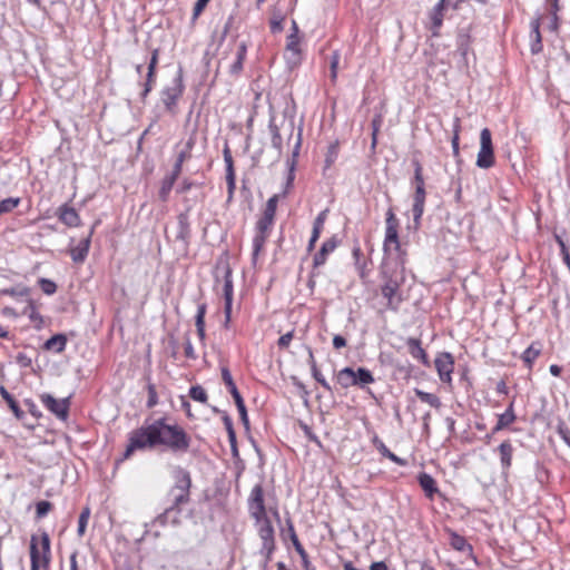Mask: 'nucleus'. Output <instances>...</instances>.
I'll return each instance as SVG.
<instances>
[{
    "label": "nucleus",
    "mask_w": 570,
    "mask_h": 570,
    "mask_svg": "<svg viewBox=\"0 0 570 570\" xmlns=\"http://www.w3.org/2000/svg\"><path fill=\"white\" fill-rule=\"evenodd\" d=\"M191 439L177 423L168 424L166 417H159L145 423L129 433L125 458H129L137 450L165 446L175 454H184L190 448Z\"/></svg>",
    "instance_id": "obj_1"
},
{
    "label": "nucleus",
    "mask_w": 570,
    "mask_h": 570,
    "mask_svg": "<svg viewBox=\"0 0 570 570\" xmlns=\"http://www.w3.org/2000/svg\"><path fill=\"white\" fill-rule=\"evenodd\" d=\"M405 261H393L392 258L383 259L380 271L381 294L386 299L385 307L390 311L397 312L404 301L401 286L405 282Z\"/></svg>",
    "instance_id": "obj_2"
},
{
    "label": "nucleus",
    "mask_w": 570,
    "mask_h": 570,
    "mask_svg": "<svg viewBox=\"0 0 570 570\" xmlns=\"http://www.w3.org/2000/svg\"><path fill=\"white\" fill-rule=\"evenodd\" d=\"M248 511L258 525V534L262 540V551L269 556L275 549L274 528L266 513L264 490L262 484H256L248 497Z\"/></svg>",
    "instance_id": "obj_3"
},
{
    "label": "nucleus",
    "mask_w": 570,
    "mask_h": 570,
    "mask_svg": "<svg viewBox=\"0 0 570 570\" xmlns=\"http://www.w3.org/2000/svg\"><path fill=\"white\" fill-rule=\"evenodd\" d=\"M174 484L168 491L169 507L181 513V507L190 501L191 475L186 469L176 465L171 470Z\"/></svg>",
    "instance_id": "obj_4"
},
{
    "label": "nucleus",
    "mask_w": 570,
    "mask_h": 570,
    "mask_svg": "<svg viewBox=\"0 0 570 570\" xmlns=\"http://www.w3.org/2000/svg\"><path fill=\"white\" fill-rule=\"evenodd\" d=\"M386 227L385 237L383 243V250L385 254L384 259L392 258L393 261L404 259V253L401 249L399 239V219L396 218L393 209L390 208L386 213Z\"/></svg>",
    "instance_id": "obj_5"
},
{
    "label": "nucleus",
    "mask_w": 570,
    "mask_h": 570,
    "mask_svg": "<svg viewBox=\"0 0 570 570\" xmlns=\"http://www.w3.org/2000/svg\"><path fill=\"white\" fill-rule=\"evenodd\" d=\"M30 559L31 570H48L51 559L50 539L48 533L43 532L40 540L32 535L30 541Z\"/></svg>",
    "instance_id": "obj_6"
},
{
    "label": "nucleus",
    "mask_w": 570,
    "mask_h": 570,
    "mask_svg": "<svg viewBox=\"0 0 570 570\" xmlns=\"http://www.w3.org/2000/svg\"><path fill=\"white\" fill-rule=\"evenodd\" d=\"M184 92L181 71L173 79L171 83L161 90V101L166 110L170 114L176 112V105Z\"/></svg>",
    "instance_id": "obj_7"
},
{
    "label": "nucleus",
    "mask_w": 570,
    "mask_h": 570,
    "mask_svg": "<svg viewBox=\"0 0 570 570\" xmlns=\"http://www.w3.org/2000/svg\"><path fill=\"white\" fill-rule=\"evenodd\" d=\"M494 165V153L492 145L491 131L489 128H483L480 132V149L476 158V166L479 168L488 169Z\"/></svg>",
    "instance_id": "obj_8"
},
{
    "label": "nucleus",
    "mask_w": 570,
    "mask_h": 570,
    "mask_svg": "<svg viewBox=\"0 0 570 570\" xmlns=\"http://www.w3.org/2000/svg\"><path fill=\"white\" fill-rule=\"evenodd\" d=\"M275 218L262 215L256 223V234L253 238V261H256L258 254L264 248L267 238L272 232Z\"/></svg>",
    "instance_id": "obj_9"
},
{
    "label": "nucleus",
    "mask_w": 570,
    "mask_h": 570,
    "mask_svg": "<svg viewBox=\"0 0 570 570\" xmlns=\"http://www.w3.org/2000/svg\"><path fill=\"white\" fill-rule=\"evenodd\" d=\"M222 380L225 383V385L227 386L229 393L232 394V396L235 401V404L239 412L242 422L244 423L245 426H248L249 421H248L247 410H246L244 400H243V397L232 377L230 371L227 367H222Z\"/></svg>",
    "instance_id": "obj_10"
},
{
    "label": "nucleus",
    "mask_w": 570,
    "mask_h": 570,
    "mask_svg": "<svg viewBox=\"0 0 570 570\" xmlns=\"http://www.w3.org/2000/svg\"><path fill=\"white\" fill-rule=\"evenodd\" d=\"M40 401L42 405L49 410L52 414H55L60 420H66L69 413V399H55L51 394L43 393L40 395Z\"/></svg>",
    "instance_id": "obj_11"
},
{
    "label": "nucleus",
    "mask_w": 570,
    "mask_h": 570,
    "mask_svg": "<svg viewBox=\"0 0 570 570\" xmlns=\"http://www.w3.org/2000/svg\"><path fill=\"white\" fill-rule=\"evenodd\" d=\"M284 58L286 60L287 66L291 69L301 65L303 55L301 49V39L298 36H287Z\"/></svg>",
    "instance_id": "obj_12"
},
{
    "label": "nucleus",
    "mask_w": 570,
    "mask_h": 570,
    "mask_svg": "<svg viewBox=\"0 0 570 570\" xmlns=\"http://www.w3.org/2000/svg\"><path fill=\"white\" fill-rule=\"evenodd\" d=\"M434 365L440 380L444 383H451V375L454 368V358L452 354L449 352L440 353L434 360Z\"/></svg>",
    "instance_id": "obj_13"
},
{
    "label": "nucleus",
    "mask_w": 570,
    "mask_h": 570,
    "mask_svg": "<svg viewBox=\"0 0 570 570\" xmlns=\"http://www.w3.org/2000/svg\"><path fill=\"white\" fill-rule=\"evenodd\" d=\"M340 243L341 240L337 237V235H333L332 237L326 239L322 244L320 250L313 257V269L323 266L326 263L328 255L332 254L337 248Z\"/></svg>",
    "instance_id": "obj_14"
},
{
    "label": "nucleus",
    "mask_w": 570,
    "mask_h": 570,
    "mask_svg": "<svg viewBox=\"0 0 570 570\" xmlns=\"http://www.w3.org/2000/svg\"><path fill=\"white\" fill-rule=\"evenodd\" d=\"M224 161L226 165V183H227V193H228V200H230L234 196V191L236 188V177H235V170H234V161L232 157V153L229 147L226 145L223 150Z\"/></svg>",
    "instance_id": "obj_15"
},
{
    "label": "nucleus",
    "mask_w": 570,
    "mask_h": 570,
    "mask_svg": "<svg viewBox=\"0 0 570 570\" xmlns=\"http://www.w3.org/2000/svg\"><path fill=\"white\" fill-rule=\"evenodd\" d=\"M425 197H426L425 187H415L414 188L412 213H413V220L416 226L420 224V220L424 213Z\"/></svg>",
    "instance_id": "obj_16"
},
{
    "label": "nucleus",
    "mask_w": 570,
    "mask_h": 570,
    "mask_svg": "<svg viewBox=\"0 0 570 570\" xmlns=\"http://www.w3.org/2000/svg\"><path fill=\"white\" fill-rule=\"evenodd\" d=\"M540 26H541V22H540L539 17L533 18L530 21V29H531V31H530V37H531L530 51L532 55H538L543 49Z\"/></svg>",
    "instance_id": "obj_17"
},
{
    "label": "nucleus",
    "mask_w": 570,
    "mask_h": 570,
    "mask_svg": "<svg viewBox=\"0 0 570 570\" xmlns=\"http://www.w3.org/2000/svg\"><path fill=\"white\" fill-rule=\"evenodd\" d=\"M499 454H500V463L502 469V474L505 476L509 473V470L512 464V455H513V445L509 440L503 441L499 448H498Z\"/></svg>",
    "instance_id": "obj_18"
},
{
    "label": "nucleus",
    "mask_w": 570,
    "mask_h": 570,
    "mask_svg": "<svg viewBox=\"0 0 570 570\" xmlns=\"http://www.w3.org/2000/svg\"><path fill=\"white\" fill-rule=\"evenodd\" d=\"M194 145H195V139L189 138L187 140V142L185 144V146L179 150V153L177 154L175 164L173 166V170H171L173 175L179 177L181 169H183V164L191 157V149H193Z\"/></svg>",
    "instance_id": "obj_19"
},
{
    "label": "nucleus",
    "mask_w": 570,
    "mask_h": 570,
    "mask_svg": "<svg viewBox=\"0 0 570 570\" xmlns=\"http://www.w3.org/2000/svg\"><path fill=\"white\" fill-rule=\"evenodd\" d=\"M57 215L59 220L68 227H77L80 224V217L77 210L67 204L58 208Z\"/></svg>",
    "instance_id": "obj_20"
},
{
    "label": "nucleus",
    "mask_w": 570,
    "mask_h": 570,
    "mask_svg": "<svg viewBox=\"0 0 570 570\" xmlns=\"http://www.w3.org/2000/svg\"><path fill=\"white\" fill-rule=\"evenodd\" d=\"M326 216H327V209L321 212L314 219L312 235L308 240L307 248H306L308 253L313 252L315 248V244L318 240L321 233L323 230L324 223L326 220Z\"/></svg>",
    "instance_id": "obj_21"
},
{
    "label": "nucleus",
    "mask_w": 570,
    "mask_h": 570,
    "mask_svg": "<svg viewBox=\"0 0 570 570\" xmlns=\"http://www.w3.org/2000/svg\"><path fill=\"white\" fill-rule=\"evenodd\" d=\"M90 238H91V233L83 239H81L79 242V244L71 248L70 250V255H71V259L79 264V263H82L85 262L88 253H89V247H90Z\"/></svg>",
    "instance_id": "obj_22"
},
{
    "label": "nucleus",
    "mask_w": 570,
    "mask_h": 570,
    "mask_svg": "<svg viewBox=\"0 0 570 570\" xmlns=\"http://www.w3.org/2000/svg\"><path fill=\"white\" fill-rule=\"evenodd\" d=\"M247 55V43L245 41L239 42L236 51V57L233 63L229 66V73L238 76L243 70V65Z\"/></svg>",
    "instance_id": "obj_23"
},
{
    "label": "nucleus",
    "mask_w": 570,
    "mask_h": 570,
    "mask_svg": "<svg viewBox=\"0 0 570 570\" xmlns=\"http://www.w3.org/2000/svg\"><path fill=\"white\" fill-rule=\"evenodd\" d=\"M180 514L181 513L179 511L168 507L165 509L163 513L156 517L154 523L159 524L161 527H165L169 523L176 525L179 523Z\"/></svg>",
    "instance_id": "obj_24"
},
{
    "label": "nucleus",
    "mask_w": 570,
    "mask_h": 570,
    "mask_svg": "<svg viewBox=\"0 0 570 570\" xmlns=\"http://www.w3.org/2000/svg\"><path fill=\"white\" fill-rule=\"evenodd\" d=\"M417 481L422 490L424 491L425 495L429 499H433L434 494L439 492V489L436 487L435 480L432 478V475L422 472L417 476Z\"/></svg>",
    "instance_id": "obj_25"
},
{
    "label": "nucleus",
    "mask_w": 570,
    "mask_h": 570,
    "mask_svg": "<svg viewBox=\"0 0 570 570\" xmlns=\"http://www.w3.org/2000/svg\"><path fill=\"white\" fill-rule=\"evenodd\" d=\"M515 419H517V416H515V413L513 410V402H511L509 404L508 409L505 410V412L498 416V422L494 425V428L492 429V432L497 433V432L508 428L515 421Z\"/></svg>",
    "instance_id": "obj_26"
},
{
    "label": "nucleus",
    "mask_w": 570,
    "mask_h": 570,
    "mask_svg": "<svg viewBox=\"0 0 570 570\" xmlns=\"http://www.w3.org/2000/svg\"><path fill=\"white\" fill-rule=\"evenodd\" d=\"M446 532L449 533V537H450V540H449V543L450 546L456 550V551H460V552H469V553H472L473 551V548L472 546L465 540L464 537L460 535L459 533L452 531V530H446Z\"/></svg>",
    "instance_id": "obj_27"
},
{
    "label": "nucleus",
    "mask_w": 570,
    "mask_h": 570,
    "mask_svg": "<svg viewBox=\"0 0 570 570\" xmlns=\"http://www.w3.org/2000/svg\"><path fill=\"white\" fill-rule=\"evenodd\" d=\"M406 344L413 358L421 361L424 365H429L428 354L422 348L420 340L410 337Z\"/></svg>",
    "instance_id": "obj_28"
},
{
    "label": "nucleus",
    "mask_w": 570,
    "mask_h": 570,
    "mask_svg": "<svg viewBox=\"0 0 570 570\" xmlns=\"http://www.w3.org/2000/svg\"><path fill=\"white\" fill-rule=\"evenodd\" d=\"M67 344V337L63 334H56L46 341L43 347L48 351L61 353L65 351Z\"/></svg>",
    "instance_id": "obj_29"
},
{
    "label": "nucleus",
    "mask_w": 570,
    "mask_h": 570,
    "mask_svg": "<svg viewBox=\"0 0 570 570\" xmlns=\"http://www.w3.org/2000/svg\"><path fill=\"white\" fill-rule=\"evenodd\" d=\"M223 422H224L225 429L228 434V441L230 444L232 454H233V456L236 458V456H238V448H237V441H236V433H235V430L233 426V421L228 414H224Z\"/></svg>",
    "instance_id": "obj_30"
},
{
    "label": "nucleus",
    "mask_w": 570,
    "mask_h": 570,
    "mask_svg": "<svg viewBox=\"0 0 570 570\" xmlns=\"http://www.w3.org/2000/svg\"><path fill=\"white\" fill-rule=\"evenodd\" d=\"M336 381L343 389L355 385V371L352 367L342 368L336 374Z\"/></svg>",
    "instance_id": "obj_31"
},
{
    "label": "nucleus",
    "mask_w": 570,
    "mask_h": 570,
    "mask_svg": "<svg viewBox=\"0 0 570 570\" xmlns=\"http://www.w3.org/2000/svg\"><path fill=\"white\" fill-rule=\"evenodd\" d=\"M374 444L376 446V449L379 450V452L384 456V458H387L390 459L392 462L401 465V466H404L406 465V460L397 456L396 454H394L393 452H391L389 450V448L381 441L379 440L377 438L374 439Z\"/></svg>",
    "instance_id": "obj_32"
},
{
    "label": "nucleus",
    "mask_w": 570,
    "mask_h": 570,
    "mask_svg": "<svg viewBox=\"0 0 570 570\" xmlns=\"http://www.w3.org/2000/svg\"><path fill=\"white\" fill-rule=\"evenodd\" d=\"M355 385L363 389L366 385L372 384L375 380L370 370L365 367H358L355 371Z\"/></svg>",
    "instance_id": "obj_33"
},
{
    "label": "nucleus",
    "mask_w": 570,
    "mask_h": 570,
    "mask_svg": "<svg viewBox=\"0 0 570 570\" xmlns=\"http://www.w3.org/2000/svg\"><path fill=\"white\" fill-rule=\"evenodd\" d=\"M541 353V345L532 343L522 354V361L525 363L528 368L532 367L533 362Z\"/></svg>",
    "instance_id": "obj_34"
},
{
    "label": "nucleus",
    "mask_w": 570,
    "mask_h": 570,
    "mask_svg": "<svg viewBox=\"0 0 570 570\" xmlns=\"http://www.w3.org/2000/svg\"><path fill=\"white\" fill-rule=\"evenodd\" d=\"M0 394L2 399L7 402L8 406L13 412L16 417L21 419L23 416V411L20 409L18 402L13 399V396L2 385L0 386Z\"/></svg>",
    "instance_id": "obj_35"
},
{
    "label": "nucleus",
    "mask_w": 570,
    "mask_h": 570,
    "mask_svg": "<svg viewBox=\"0 0 570 570\" xmlns=\"http://www.w3.org/2000/svg\"><path fill=\"white\" fill-rule=\"evenodd\" d=\"M223 289H224V298H225L224 312L226 314H228L232 312V303H233V282L230 279L229 273L225 277Z\"/></svg>",
    "instance_id": "obj_36"
},
{
    "label": "nucleus",
    "mask_w": 570,
    "mask_h": 570,
    "mask_svg": "<svg viewBox=\"0 0 570 570\" xmlns=\"http://www.w3.org/2000/svg\"><path fill=\"white\" fill-rule=\"evenodd\" d=\"M268 128L272 135V146L278 151V154H281L283 148V139L274 118L269 120Z\"/></svg>",
    "instance_id": "obj_37"
},
{
    "label": "nucleus",
    "mask_w": 570,
    "mask_h": 570,
    "mask_svg": "<svg viewBox=\"0 0 570 570\" xmlns=\"http://www.w3.org/2000/svg\"><path fill=\"white\" fill-rule=\"evenodd\" d=\"M415 395L424 403L429 404L434 409H440L442 403L439 396L432 393L424 392L422 390L415 389Z\"/></svg>",
    "instance_id": "obj_38"
},
{
    "label": "nucleus",
    "mask_w": 570,
    "mask_h": 570,
    "mask_svg": "<svg viewBox=\"0 0 570 570\" xmlns=\"http://www.w3.org/2000/svg\"><path fill=\"white\" fill-rule=\"evenodd\" d=\"M177 178H178L177 176H175L170 173L163 179L161 187L159 190V197L161 200H164V202L167 200V197H168L174 184L176 183Z\"/></svg>",
    "instance_id": "obj_39"
},
{
    "label": "nucleus",
    "mask_w": 570,
    "mask_h": 570,
    "mask_svg": "<svg viewBox=\"0 0 570 570\" xmlns=\"http://www.w3.org/2000/svg\"><path fill=\"white\" fill-rule=\"evenodd\" d=\"M352 255L354 258V264L356 269L358 271L360 277L365 278L366 277V262L361 259L362 250L358 246H355L352 250Z\"/></svg>",
    "instance_id": "obj_40"
},
{
    "label": "nucleus",
    "mask_w": 570,
    "mask_h": 570,
    "mask_svg": "<svg viewBox=\"0 0 570 570\" xmlns=\"http://www.w3.org/2000/svg\"><path fill=\"white\" fill-rule=\"evenodd\" d=\"M189 396L197 402L206 403L208 400L207 392L200 385H194L189 390Z\"/></svg>",
    "instance_id": "obj_41"
},
{
    "label": "nucleus",
    "mask_w": 570,
    "mask_h": 570,
    "mask_svg": "<svg viewBox=\"0 0 570 570\" xmlns=\"http://www.w3.org/2000/svg\"><path fill=\"white\" fill-rule=\"evenodd\" d=\"M20 204V198L9 197L0 202V215L12 212Z\"/></svg>",
    "instance_id": "obj_42"
},
{
    "label": "nucleus",
    "mask_w": 570,
    "mask_h": 570,
    "mask_svg": "<svg viewBox=\"0 0 570 570\" xmlns=\"http://www.w3.org/2000/svg\"><path fill=\"white\" fill-rule=\"evenodd\" d=\"M279 195L275 194L268 198L263 215L275 218Z\"/></svg>",
    "instance_id": "obj_43"
},
{
    "label": "nucleus",
    "mask_w": 570,
    "mask_h": 570,
    "mask_svg": "<svg viewBox=\"0 0 570 570\" xmlns=\"http://www.w3.org/2000/svg\"><path fill=\"white\" fill-rule=\"evenodd\" d=\"M89 517H90V509L88 507H86L85 509H82V511L79 515V520H78L77 533L79 537H82L85 534Z\"/></svg>",
    "instance_id": "obj_44"
},
{
    "label": "nucleus",
    "mask_w": 570,
    "mask_h": 570,
    "mask_svg": "<svg viewBox=\"0 0 570 570\" xmlns=\"http://www.w3.org/2000/svg\"><path fill=\"white\" fill-rule=\"evenodd\" d=\"M341 55L337 50L333 51L330 58V77L333 82L336 81L337 78V69L340 63Z\"/></svg>",
    "instance_id": "obj_45"
},
{
    "label": "nucleus",
    "mask_w": 570,
    "mask_h": 570,
    "mask_svg": "<svg viewBox=\"0 0 570 570\" xmlns=\"http://www.w3.org/2000/svg\"><path fill=\"white\" fill-rule=\"evenodd\" d=\"M413 167H414V177L413 183L415 187H425L424 178H423V168L419 160H413Z\"/></svg>",
    "instance_id": "obj_46"
},
{
    "label": "nucleus",
    "mask_w": 570,
    "mask_h": 570,
    "mask_svg": "<svg viewBox=\"0 0 570 570\" xmlns=\"http://www.w3.org/2000/svg\"><path fill=\"white\" fill-rule=\"evenodd\" d=\"M430 17L432 21L433 35L436 36L439 29L442 27L444 14L443 12L432 10Z\"/></svg>",
    "instance_id": "obj_47"
},
{
    "label": "nucleus",
    "mask_w": 570,
    "mask_h": 570,
    "mask_svg": "<svg viewBox=\"0 0 570 570\" xmlns=\"http://www.w3.org/2000/svg\"><path fill=\"white\" fill-rule=\"evenodd\" d=\"M148 391V400H147V407L153 409L158 404V395L156 391V386L153 383H148L147 385Z\"/></svg>",
    "instance_id": "obj_48"
},
{
    "label": "nucleus",
    "mask_w": 570,
    "mask_h": 570,
    "mask_svg": "<svg viewBox=\"0 0 570 570\" xmlns=\"http://www.w3.org/2000/svg\"><path fill=\"white\" fill-rule=\"evenodd\" d=\"M206 304L202 303L197 306V313L195 315V325L196 328L205 327V315H206Z\"/></svg>",
    "instance_id": "obj_49"
},
{
    "label": "nucleus",
    "mask_w": 570,
    "mask_h": 570,
    "mask_svg": "<svg viewBox=\"0 0 570 570\" xmlns=\"http://www.w3.org/2000/svg\"><path fill=\"white\" fill-rule=\"evenodd\" d=\"M179 237L185 238L189 234V223L187 214L178 216Z\"/></svg>",
    "instance_id": "obj_50"
},
{
    "label": "nucleus",
    "mask_w": 570,
    "mask_h": 570,
    "mask_svg": "<svg viewBox=\"0 0 570 570\" xmlns=\"http://www.w3.org/2000/svg\"><path fill=\"white\" fill-rule=\"evenodd\" d=\"M52 509V504L49 501H39L36 504V515L38 519H42Z\"/></svg>",
    "instance_id": "obj_51"
},
{
    "label": "nucleus",
    "mask_w": 570,
    "mask_h": 570,
    "mask_svg": "<svg viewBox=\"0 0 570 570\" xmlns=\"http://www.w3.org/2000/svg\"><path fill=\"white\" fill-rule=\"evenodd\" d=\"M313 377L327 391H332L331 385L325 380V377L322 375L320 370L317 368V365H313V368H311Z\"/></svg>",
    "instance_id": "obj_52"
},
{
    "label": "nucleus",
    "mask_w": 570,
    "mask_h": 570,
    "mask_svg": "<svg viewBox=\"0 0 570 570\" xmlns=\"http://www.w3.org/2000/svg\"><path fill=\"white\" fill-rule=\"evenodd\" d=\"M40 287L42 292L47 295H52L57 291V285L55 284V282L47 278L40 279Z\"/></svg>",
    "instance_id": "obj_53"
},
{
    "label": "nucleus",
    "mask_w": 570,
    "mask_h": 570,
    "mask_svg": "<svg viewBox=\"0 0 570 570\" xmlns=\"http://www.w3.org/2000/svg\"><path fill=\"white\" fill-rule=\"evenodd\" d=\"M155 73L156 72H151L150 70H148L146 82L144 85V91L141 92L142 98L147 97V95L151 91L153 86L155 83Z\"/></svg>",
    "instance_id": "obj_54"
},
{
    "label": "nucleus",
    "mask_w": 570,
    "mask_h": 570,
    "mask_svg": "<svg viewBox=\"0 0 570 570\" xmlns=\"http://www.w3.org/2000/svg\"><path fill=\"white\" fill-rule=\"evenodd\" d=\"M557 432L559 436L563 440V442L570 448V430L563 423L559 424L557 428Z\"/></svg>",
    "instance_id": "obj_55"
},
{
    "label": "nucleus",
    "mask_w": 570,
    "mask_h": 570,
    "mask_svg": "<svg viewBox=\"0 0 570 570\" xmlns=\"http://www.w3.org/2000/svg\"><path fill=\"white\" fill-rule=\"evenodd\" d=\"M293 337H294V331H289V332L285 333L284 335H282L277 341L278 347L287 348L289 346Z\"/></svg>",
    "instance_id": "obj_56"
},
{
    "label": "nucleus",
    "mask_w": 570,
    "mask_h": 570,
    "mask_svg": "<svg viewBox=\"0 0 570 570\" xmlns=\"http://www.w3.org/2000/svg\"><path fill=\"white\" fill-rule=\"evenodd\" d=\"M210 0H197L193 10V21L197 20Z\"/></svg>",
    "instance_id": "obj_57"
},
{
    "label": "nucleus",
    "mask_w": 570,
    "mask_h": 570,
    "mask_svg": "<svg viewBox=\"0 0 570 570\" xmlns=\"http://www.w3.org/2000/svg\"><path fill=\"white\" fill-rule=\"evenodd\" d=\"M83 564H79L78 562V552L77 551H73L70 556V570H86L85 569V564H86V560H83L82 562Z\"/></svg>",
    "instance_id": "obj_58"
},
{
    "label": "nucleus",
    "mask_w": 570,
    "mask_h": 570,
    "mask_svg": "<svg viewBox=\"0 0 570 570\" xmlns=\"http://www.w3.org/2000/svg\"><path fill=\"white\" fill-rule=\"evenodd\" d=\"M185 356L189 360H195L197 357L189 337H186L185 341Z\"/></svg>",
    "instance_id": "obj_59"
},
{
    "label": "nucleus",
    "mask_w": 570,
    "mask_h": 570,
    "mask_svg": "<svg viewBox=\"0 0 570 570\" xmlns=\"http://www.w3.org/2000/svg\"><path fill=\"white\" fill-rule=\"evenodd\" d=\"M381 125H382V116L381 115H375L371 121V126H372V136H377L379 131H380V128H381Z\"/></svg>",
    "instance_id": "obj_60"
},
{
    "label": "nucleus",
    "mask_w": 570,
    "mask_h": 570,
    "mask_svg": "<svg viewBox=\"0 0 570 570\" xmlns=\"http://www.w3.org/2000/svg\"><path fill=\"white\" fill-rule=\"evenodd\" d=\"M450 6L456 9V3H452L451 0H440L432 10L443 12Z\"/></svg>",
    "instance_id": "obj_61"
},
{
    "label": "nucleus",
    "mask_w": 570,
    "mask_h": 570,
    "mask_svg": "<svg viewBox=\"0 0 570 570\" xmlns=\"http://www.w3.org/2000/svg\"><path fill=\"white\" fill-rule=\"evenodd\" d=\"M158 55H159V49L153 50L151 58H150V61L148 65V70H150L151 72H156V67L158 63Z\"/></svg>",
    "instance_id": "obj_62"
},
{
    "label": "nucleus",
    "mask_w": 570,
    "mask_h": 570,
    "mask_svg": "<svg viewBox=\"0 0 570 570\" xmlns=\"http://www.w3.org/2000/svg\"><path fill=\"white\" fill-rule=\"evenodd\" d=\"M333 346L337 350L342 348V347L346 346V340L341 335H335L333 337Z\"/></svg>",
    "instance_id": "obj_63"
},
{
    "label": "nucleus",
    "mask_w": 570,
    "mask_h": 570,
    "mask_svg": "<svg viewBox=\"0 0 570 570\" xmlns=\"http://www.w3.org/2000/svg\"><path fill=\"white\" fill-rule=\"evenodd\" d=\"M370 570H387V566L383 561L373 562Z\"/></svg>",
    "instance_id": "obj_64"
}]
</instances>
